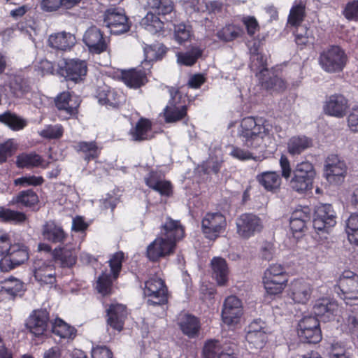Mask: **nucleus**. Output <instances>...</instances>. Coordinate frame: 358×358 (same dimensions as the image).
Returning a JSON list of instances; mask_svg holds the SVG:
<instances>
[{
	"label": "nucleus",
	"instance_id": "1",
	"mask_svg": "<svg viewBox=\"0 0 358 358\" xmlns=\"http://www.w3.org/2000/svg\"><path fill=\"white\" fill-rule=\"evenodd\" d=\"M272 126L262 118L246 117L238 128V136L243 144L250 149L264 148V139L271 136Z\"/></svg>",
	"mask_w": 358,
	"mask_h": 358
},
{
	"label": "nucleus",
	"instance_id": "2",
	"mask_svg": "<svg viewBox=\"0 0 358 358\" xmlns=\"http://www.w3.org/2000/svg\"><path fill=\"white\" fill-rule=\"evenodd\" d=\"M316 171L312 163L303 161L297 163L293 169V176L289 187L298 193H304L312 189Z\"/></svg>",
	"mask_w": 358,
	"mask_h": 358
},
{
	"label": "nucleus",
	"instance_id": "3",
	"mask_svg": "<svg viewBox=\"0 0 358 358\" xmlns=\"http://www.w3.org/2000/svg\"><path fill=\"white\" fill-rule=\"evenodd\" d=\"M321 68L327 73L343 71L347 62V55L338 45H331L324 49L318 58Z\"/></svg>",
	"mask_w": 358,
	"mask_h": 358
},
{
	"label": "nucleus",
	"instance_id": "4",
	"mask_svg": "<svg viewBox=\"0 0 358 358\" xmlns=\"http://www.w3.org/2000/svg\"><path fill=\"white\" fill-rule=\"evenodd\" d=\"M237 234L248 239L262 231L264 228L262 219L253 213L241 214L236 220Z\"/></svg>",
	"mask_w": 358,
	"mask_h": 358
},
{
	"label": "nucleus",
	"instance_id": "5",
	"mask_svg": "<svg viewBox=\"0 0 358 358\" xmlns=\"http://www.w3.org/2000/svg\"><path fill=\"white\" fill-rule=\"evenodd\" d=\"M297 333L303 342L317 343L322 339L319 320L312 315L304 316L299 320Z\"/></svg>",
	"mask_w": 358,
	"mask_h": 358
},
{
	"label": "nucleus",
	"instance_id": "6",
	"mask_svg": "<svg viewBox=\"0 0 358 358\" xmlns=\"http://www.w3.org/2000/svg\"><path fill=\"white\" fill-rule=\"evenodd\" d=\"M243 315V306L242 301L237 296L231 295L227 297L222 308V320L229 326H235L239 323Z\"/></svg>",
	"mask_w": 358,
	"mask_h": 358
},
{
	"label": "nucleus",
	"instance_id": "7",
	"mask_svg": "<svg viewBox=\"0 0 358 358\" xmlns=\"http://www.w3.org/2000/svg\"><path fill=\"white\" fill-rule=\"evenodd\" d=\"M171 99L164 110L165 122L172 123L178 122L187 115V107L179 103L181 99L179 91L175 87L169 89Z\"/></svg>",
	"mask_w": 358,
	"mask_h": 358
},
{
	"label": "nucleus",
	"instance_id": "8",
	"mask_svg": "<svg viewBox=\"0 0 358 358\" xmlns=\"http://www.w3.org/2000/svg\"><path fill=\"white\" fill-rule=\"evenodd\" d=\"M29 258L27 248L20 244H14L0 259V271L8 272L24 263Z\"/></svg>",
	"mask_w": 358,
	"mask_h": 358
},
{
	"label": "nucleus",
	"instance_id": "9",
	"mask_svg": "<svg viewBox=\"0 0 358 358\" xmlns=\"http://www.w3.org/2000/svg\"><path fill=\"white\" fill-rule=\"evenodd\" d=\"M103 23L113 34H121L129 29L128 18L120 8H109L104 14Z\"/></svg>",
	"mask_w": 358,
	"mask_h": 358
},
{
	"label": "nucleus",
	"instance_id": "10",
	"mask_svg": "<svg viewBox=\"0 0 358 358\" xmlns=\"http://www.w3.org/2000/svg\"><path fill=\"white\" fill-rule=\"evenodd\" d=\"M87 72V63L80 59H67L59 65V73L75 83L83 81Z\"/></svg>",
	"mask_w": 358,
	"mask_h": 358
},
{
	"label": "nucleus",
	"instance_id": "11",
	"mask_svg": "<svg viewBox=\"0 0 358 358\" xmlns=\"http://www.w3.org/2000/svg\"><path fill=\"white\" fill-rule=\"evenodd\" d=\"M334 289L338 294L341 291L343 295L341 297L344 300H357L358 275L350 271L343 272Z\"/></svg>",
	"mask_w": 358,
	"mask_h": 358
},
{
	"label": "nucleus",
	"instance_id": "12",
	"mask_svg": "<svg viewBox=\"0 0 358 358\" xmlns=\"http://www.w3.org/2000/svg\"><path fill=\"white\" fill-rule=\"evenodd\" d=\"M225 217L220 213H207L201 222L205 236L210 240L216 239L226 227Z\"/></svg>",
	"mask_w": 358,
	"mask_h": 358
},
{
	"label": "nucleus",
	"instance_id": "13",
	"mask_svg": "<svg viewBox=\"0 0 358 358\" xmlns=\"http://www.w3.org/2000/svg\"><path fill=\"white\" fill-rule=\"evenodd\" d=\"M346 173V164L337 155H331L327 158L324 176L329 182L336 185L341 183L344 180Z\"/></svg>",
	"mask_w": 358,
	"mask_h": 358
},
{
	"label": "nucleus",
	"instance_id": "14",
	"mask_svg": "<svg viewBox=\"0 0 358 358\" xmlns=\"http://www.w3.org/2000/svg\"><path fill=\"white\" fill-rule=\"evenodd\" d=\"M336 223L335 212L330 204H321L315 207L313 225L318 231H326Z\"/></svg>",
	"mask_w": 358,
	"mask_h": 358
},
{
	"label": "nucleus",
	"instance_id": "15",
	"mask_svg": "<svg viewBox=\"0 0 358 358\" xmlns=\"http://www.w3.org/2000/svg\"><path fill=\"white\" fill-rule=\"evenodd\" d=\"M176 245L173 241L159 235L147 247L146 256L149 260L157 262L159 259L173 254Z\"/></svg>",
	"mask_w": 358,
	"mask_h": 358
},
{
	"label": "nucleus",
	"instance_id": "16",
	"mask_svg": "<svg viewBox=\"0 0 358 358\" xmlns=\"http://www.w3.org/2000/svg\"><path fill=\"white\" fill-rule=\"evenodd\" d=\"M83 41L90 52L93 54H101L108 49L102 31L96 26H92L85 31Z\"/></svg>",
	"mask_w": 358,
	"mask_h": 358
},
{
	"label": "nucleus",
	"instance_id": "17",
	"mask_svg": "<svg viewBox=\"0 0 358 358\" xmlns=\"http://www.w3.org/2000/svg\"><path fill=\"white\" fill-rule=\"evenodd\" d=\"M315 317L327 322L334 320L339 312L338 303L331 299L323 298L315 301L313 308Z\"/></svg>",
	"mask_w": 358,
	"mask_h": 358
},
{
	"label": "nucleus",
	"instance_id": "18",
	"mask_svg": "<svg viewBox=\"0 0 358 358\" xmlns=\"http://www.w3.org/2000/svg\"><path fill=\"white\" fill-rule=\"evenodd\" d=\"M6 87L9 89V95L16 99L25 98L32 91L30 81L22 75L10 76Z\"/></svg>",
	"mask_w": 358,
	"mask_h": 358
},
{
	"label": "nucleus",
	"instance_id": "19",
	"mask_svg": "<svg viewBox=\"0 0 358 358\" xmlns=\"http://www.w3.org/2000/svg\"><path fill=\"white\" fill-rule=\"evenodd\" d=\"M313 293V287L303 279H296L290 284L289 296L297 303H306Z\"/></svg>",
	"mask_w": 358,
	"mask_h": 358
},
{
	"label": "nucleus",
	"instance_id": "20",
	"mask_svg": "<svg viewBox=\"0 0 358 358\" xmlns=\"http://www.w3.org/2000/svg\"><path fill=\"white\" fill-rule=\"evenodd\" d=\"M49 315L45 309L36 310L29 317L26 327L36 336L43 334L48 327Z\"/></svg>",
	"mask_w": 358,
	"mask_h": 358
},
{
	"label": "nucleus",
	"instance_id": "21",
	"mask_svg": "<svg viewBox=\"0 0 358 358\" xmlns=\"http://www.w3.org/2000/svg\"><path fill=\"white\" fill-rule=\"evenodd\" d=\"M98 101L107 108H118L125 100L124 94L108 86L99 87L97 90Z\"/></svg>",
	"mask_w": 358,
	"mask_h": 358
},
{
	"label": "nucleus",
	"instance_id": "22",
	"mask_svg": "<svg viewBox=\"0 0 358 358\" xmlns=\"http://www.w3.org/2000/svg\"><path fill=\"white\" fill-rule=\"evenodd\" d=\"M348 107V100L342 94H333L329 96L324 105L326 114L336 117H343Z\"/></svg>",
	"mask_w": 358,
	"mask_h": 358
},
{
	"label": "nucleus",
	"instance_id": "23",
	"mask_svg": "<svg viewBox=\"0 0 358 358\" xmlns=\"http://www.w3.org/2000/svg\"><path fill=\"white\" fill-rule=\"evenodd\" d=\"M182 333L189 338L199 336L201 329L200 320L196 316L184 313L179 315L177 322Z\"/></svg>",
	"mask_w": 358,
	"mask_h": 358
},
{
	"label": "nucleus",
	"instance_id": "24",
	"mask_svg": "<svg viewBox=\"0 0 358 358\" xmlns=\"http://www.w3.org/2000/svg\"><path fill=\"white\" fill-rule=\"evenodd\" d=\"M106 312L108 325L115 330L122 331L127 315L126 306L120 303H112Z\"/></svg>",
	"mask_w": 358,
	"mask_h": 358
},
{
	"label": "nucleus",
	"instance_id": "25",
	"mask_svg": "<svg viewBox=\"0 0 358 358\" xmlns=\"http://www.w3.org/2000/svg\"><path fill=\"white\" fill-rule=\"evenodd\" d=\"M34 278L41 285H53L56 282L55 267L50 263L35 262Z\"/></svg>",
	"mask_w": 358,
	"mask_h": 358
},
{
	"label": "nucleus",
	"instance_id": "26",
	"mask_svg": "<svg viewBox=\"0 0 358 358\" xmlns=\"http://www.w3.org/2000/svg\"><path fill=\"white\" fill-rule=\"evenodd\" d=\"M261 86L266 90L282 91L286 87L285 81L268 69H264L257 74Z\"/></svg>",
	"mask_w": 358,
	"mask_h": 358
},
{
	"label": "nucleus",
	"instance_id": "27",
	"mask_svg": "<svg viewBox=\"0 0 358 358\" xmlns=\"http://www.w3.org/2000/svg\"><path fill=\"white\" fill-rule=\"evenodd\" d=\"M261 86L266 90L282 91L286 87L285 81L268 69H264L257 74Z\"/></svg>",
	"mask_w": 358,
	"mask_h": 358
},
{
	"label": "nucleus",
	"instance_id": "28",
	"mask_svg": "<svg viewBox=\"0 0 358 358\" xmlns=\"http://www.w3.org/2000/svg\"><path fill=\"white\" fill-rule=\"evenodd\" d=\"M76 42L74 35L66 31L52 34L49 36L48 40V45L50 48L62 51L71 49Z\"/></svg>",
	"mask_w": 358,
	"mask_h": 358
},
{
	"label": "nucleus",
	"instance_id": "29",
	"mask_svg": "<svg viewBox=\"0 0 358 358\" xmlns=\"http://www.w3.org/2000/svg\"><path fill=\"white\" fill-rule=\"evenodd\" d=\"M42 235L45 240L53 243H64L67 238V234L62 227L53 221L45 222L43 226Z\"/></svg>",
	"mask_w": 358,
	"mask_h": 358
},
{
	"label": "nucleus",
	"instance_id": "30",
	"mask_svg": "<svg viewBox=\"0 0 358 358\" xmlns=\"http://www.w3.org/2000/svg\"><path fill=\"white\" fill-rule=\"evenodd\" d=\"M310 210L308 206L297 207L292 213L289 219L290 229L293 232H301L310 220Z\"/></svg>",
	"mask_w": 358,
	"mask_h": 358
},
{
	"label": "nucleus",
	"instance_id": "31",
	"mask_svg": "<svg viewBox=\"0 0 358 358\" xmlns=\"http://www.w3.org/2000/svg\"><path fill=\"white\" fill-rule=\"evenodd\" d=\"M160 236H164L166 239L173 241L174 245H176V242L184 236V229L178 220L167 217L162 226Z\"/></svg>",
	"mask_w": 358,
	"mask_h": 358
},
{
	"label": "nucleus",
	"instance_id": "32",
	"mask_svg": "<svg viewBox=\"0 0 358 358\" xmlns=\"http://www.w3.org/2000/svg\"><path fill=\"white\" fill-rule=\"evenodd\" d=\"M55 106L61 113L64 114V117L68 119L77 113L79 103L73 101L71 94L64 92L55 99Z\"/></svg>",
	"mask_w": 358,
	"mask_h": 358
},
{
	"label": "nucleus",
	"instance_id": "33",
	"mask_svg": "<svg viewBox=\"0 0 358 358\" xmlns=\"http://www.w3.org/2000/svg\"><path fill=\"white\" fill-rule=\"evenodd\" d=\"M210 264L213 278L215 279L219 285H225L228 281L229 273L226 260L222 257H215L211 259Z\"/></svg>",
	"mask_w": 358,
	"mask_h": 358
},
{
	"label": "nucleus",
	"instance_id": "34",
	"mask_svg": "<svg viewBox=\"0 0 358 358\" xmlns=\"http://www.w3.org/2000/svg\"><path fill=\"white\" fill-rule=\"evenodd\" d=\"M78 248L71 245H66L63 248L55 249L53 252L54 257L59 260L62 266L70 267L76 262Z\"/></svg>",
	"mask_w": 358,
	"mask_h": 358
},
{
	"label": "nucleus",
	"instance_id": "35",
	"mask_svg": "<svg viewBox=\"0 0 358 358\" xmlns=\"http://www.w3.org/2000/svg\"><path fill=\"white\" fill-rule=\"evenodd\" d=\"M122 78L127 86L136 89L145 83L146 72L142 68L132 69L124 71Z\"/></svg>",
	"mask_w": 358,
	"mask_h": 358
},
{
	"label": "nucleus",
	"instance_id": "36",
	"mask_svg": "<svg viewBox=\"0 0 358 358\" xmlns=\"http://www.w3.org/2000/svg\"><path fill=\"white\" fill-rule=\"evenodd\" d=\"M152 129L151 122L146 118L141 117L133 127L129 134L134 141H143L151 138L150 132Z\"/></svg>",
	"mask_w": 358,
	"mask_h": 358
},
{
	"label": "nucleus",
	"instance_id": "37",
	"mask_svg": "<svg viewBox=\"0 0 358 358\" xmlns=\"http://www.w3.org/2000/svg\"><path fill=\"white\" fill-rule=\"evenodd\" d=\"M257 181L264 188L270 192L278 189L281 184V178L275 171H265L258 174L256 177Z\"/></svg>",
	"mask_w": 358,
	"mask_h": 358
},
{
	"label": "nucleus",
	"instance_id": "38",
	"mask_svg": "<svg viewBox=\"0 0 358 358\" xmlns=\"http://www.w3.org/2000/svg\"><path fill=\"white\" fill-rule=\"evenodd\" d=\"M312 140L306 136H295L287 143V151L292 155H298L312 146Z\"/></svg>",
	"mask_w": 358,
	"mask_h": 358
},
{
	"label": "nucleus",
	"instance_id": "39",
	"mask_svg": "<svg viewBox=\"0 0 358 358\" xmlns=\"http://www.w3.org/2000/svg\"><path fill=\"white\" fill-rule=\"evenodd\" d=\"M74 148L77 152H82L87 162L96 159L101 150L95 141H80L74 145Z\"/></svg>",
	"mask_w": 358,
	"mask_h": 358
},
{
	"label": "nucleus",
	"instance_id": "40",
	"mask_svg": "<svg viewBox=\"0 0 358 358\" xmlns=\"http://www.w3.org/2000/svg\"><path fill=\"white\" fill-rule=\"evenodd\" d=\"M141 25L152 34H155L162 31L164 28V22L152 11L148 12L141 20Z\"/></svg>",
	"mask_w": 358,
	"mask_h": 358
},
{
	"label": "nucleus",
	"instance_id": "41",
	"mask_svg": "<svg viewBox=\"0 0 358 358\" xmlns=\"http://www.w3.org/2000/svg\"><path fill=\"white\" fill-rule=\"evenodd\" d=\"M288 282V278H278L274 277L263 278V284L266 293L270 295H277L283 291Z\"/></svg>",
	"mask_w": 358,
	"mask_h": 358
},
{
	"label": "nucleus",
	"instance_id": "42",
	"mask_svg": "<svg viewBox=\"0 0 358 358\" xmlns=\"http://www.w3.org/2000/svg\"><path fill=\"white\" fill-rule=\"evenodd\" d=\"M52 331L61 338L73 339L76 335V329L61 319H56L52 324Z\"/></svg>",
	"mask_w": 358,
	"mask_h": 358
},
{
	"label": "nucleus",
	"instance_id": "43",
	"mask_svg": "<svg viewBox=\"0 0 358 358\" xmlns=\"http://www.w3.org/2000/svg\"><path fill=\"white\" fill-rule=\"evenodd\" d=\"M145 59L143 64L161 59L166 52V47L161 43L146 45L143 48Z\"/></svg>",
	"mask_w": 358,
	"mask_h": 358
},
{
	"label": "nucleus",
	"instance_id": "44",
	"mask_svg": "<svg viewBox=\"0 0 358 358\" xmlns=\"http://www.w3.org/2000/svg\"><path fill=\"white\" fill-rule=\"evenodd\" d=\"M38 202V195L32 189L24 190L19 192L10 201L11 204L21 205L25 207H31Z\"/></svg>",
	"mask_w": 358,
	"mask_h": 358
},
{
	"label": "nucleus",
	"instance_id": "45",
	"mask_svg": "<svg viewBox=\"0 0 358 358\" xmlns=\"http://www.w3.org/2000/svg\"><path fill=\"white\" fill-rule=\"evenodd\" d=\"M0 122L7 125L14 131L21 130L27 125V121L10 111L0 115Z\"/></svg>",
	"mask_w": 358,
	"mask_h": 358
},
{
	"label": "nucleus",
	"instance_id": "46",
	"mask_svg": "<svg viewBox=\"0 0 358 358\" xmlns=\"http://www.w3.org/2000/svg\"><path fill=\"white\" fill-rule=\"evenodd\" d=\"M23 289V282L17 278L10 277L2 282L1 292H4L14 297L20 295Z\"/></svg>",
	"mask_w": 358,
	"mask_h": 358
},
{
	"label": "nucleus",
	"instance_id": "47",
	"mask_svg": "<svg viewBox=\"0 0 358 358\" xmlns=\"http://www.w3.org/2000/svg\"><path fill=\"white\" fill-rule=\"evenodd\" d=\"M148 6L157 15L166 16L173 10L171 0H147Z\"/></svg>",
	"mask_w": 358,
	"mask_h": 358
},
{
	"label": "nucleus",
	"instance_id": "48",
	"mask_svg": "<svg viewBox=\"0 0 358 358\" xmlns=\"http://www.w3.org/2000/svg\"><path fill=\"white\" fill-rule=\"evenodd\" d=\"M42 157L36 153H22L17 156L16 164L19 168L37 167L41 165Z\"/></svg>",
	"mask_w": 358,
	"mask_h": 358
},
{
	"label": "nucleus",
	"instance_id": "49",
	"mask_svg": "<svg viewBox=\"0 0 358 358\" xmlns=\"http://www.w3.org/2000/svg\"><path fill=\"white\" fill-rule=\"evenodd\" d=\"M144 294L148 297L147 304L149 306H161L166 303L168 301L167 287L153 290V292H146Z\"/></svg>",
	"mask_w": 358,
	"mask_h": 358
},
{
	"label": "nucleus",
	"instance_id": "50",
	"mask_svg": "<svg viewBox=\"0 0 358 358\" xmlns=\"http://www.w3.org/2000/svg\"><path fill=\"white\" fill-rule=\"evenodd\" d=\"M203 50L198 47H192L191 50L186 52H180L177 54L178 62L185 65L192 66L194 64L202 55Z\"/></svg>",
	"mask_w": 358,
	"mask_h": 358
},
{
	"label": "nucleus",
	"instance_id": "51",
	"mask_svg": "<svg viewBox=\"0 0 358 358\" xmlns=\"http://www.w3.org/2000/svg\"><path fill=\"white\" fill-rule=\"evenodd\" d=\"M26 218L27 217L23 213L0 207V220L2 222L22 223L25 221Z\"/></svg>",
	"mask_w": 358,
	"mask_h": 358
},
{
	"label": "nucleus",
	"instance_id": "52",
	"mask_svg": "<svg viewBox=\"0 0 358 358\" xmlns=\"http://www.w3.org/2000/svg\"><path fill=\"white\" fill-rule=\"evenodd\" d=\"M250 67L256 75L266 68V57L263 54L259 52L257 49L251 52Z\"/></svg>",
	"mask_w": 358,
	"mask_h": 358
},
{
	"label": "nucleus",
	"instance_id": "53",
	"mask_svg": "<svg viewBox=\"0 0 358 358\" xmlns=\"http://www.w3.org/2000/svg\"><path fill=\"white\" fill-rule=\"evenodd\" d=\"M245 340L251 349H262L267 341L266 331L247 333Z\"/></svg>",
	"mask_w": 358,
	"mask_h": 358
},
{
	"label": "nucleus",
	"instance_id": "54",
	"mask_svg": "<svg viewBox=\"0 0 358 358\" xmlns=\"http://www.w3.org/2000/svg\"><path fill=\"white\" fill-rule=\"evenodd\" d=\"M242 30L232 24L226 25L217 31V36L224 41H231L241 36Z\"/></svg>",
	"mask_w": 358,
	"mask_h": 358
},
{
	"label": "nucleus",
	"instance_id": "55",
	"mask_svg": "<svg viewBox=\"0 0 358 358\" xmlns=\"http://www.w3.org/2000/svg\"><path fill=\"white\" fill-rule=\"evenodd\" d=\"M223 345L219 341H208L203 348V358H216L220 355Z\"/></svg>",
	"mask_w": 358,
	"mask_h": 358
},
{
	"label": "nucleus",
	"instance_id": "56",
	"mask_svg": "<svg viewBox=\"0 0 358 358\" xmlns=\"http://www.w3.org/2000/svg\"><path fill=\"white\" fill-rule=\"evenodd\" d=\"M112 279L108 273H103L97 280L96 288L103 296L108 295L112 291Z\"/></svg>",
	"mask_w": 358,
	"mask_h": 358
},
{
	"label": "nucleus",
	"instance_id": "57",
	"mask_svg": "<svg viewBox=\"0 0 358 358\" xmlns=\"http://www.w3.org/2000/svg\"><path fill=\"white\" fill-rule=\"evenodd\" d=\"M192 29L189 26L185 24L176 25L174 27V38L176 41L181 44L190 38Z\"/></svg>",
	"mask_w": 358,
	"mask_h": 358
},
{
	"label": "nucleus",
	"instance_id": "58",
	"mask_svg": "<svg viewBox=\"0 0 358 358\" xmlns=\"http://www.w3.org/2000/svg\"><path fill=\"white\" fill-rule=\"evenodd\" d=\"M64 129L61 124L48 125L39 132L41 136L49 138H59L62 136Z\"/></svg>",
	"mask_w": 358,
	"mask_h": 358
},
{
	"label": "nucleus",
	"instance_id": "59",
	"mask_svg": "<svg viewBox=\"0 0 358 358\" xmlns=\"http://www.w3.org/2000/svg\"><path fill=\"white\" fill-rule=\"evenodd\" d=\"M123 259L124 253L122 252H117L108 261L113 279L117 278L119 275V273L122 269Z\"/></svg>",
	"mask_w": 358,
	"mask_h": 358
},
{
	"label": "nucleus",
	"instance_id": "60",
	"mask_svg": "<svg viewBox=\"0 0 358 358\" xmlns=\"http://www.w3.org/2000/svg\"><path fill=\"white\" fill-rule=\"evenodd\" d=\"M44 179L43 177L30 175L18 178L14 180V184L15 185H20L22 187L38 186L42 185Z\"/></svg>",
	"mask_w": 358,
	"mask_h": 358
},
{
	"label": "nucleus",
	"instance_id": "61",
	"mask_svg": "<svg viewBox=\"0 0 358 358\" xmlns=\"http://www.w3.org/2000/svg\"><path fill=\"white\" fill-rule=\"evenodd\" d=\"M16 150L13 139H8L3 143H0V163L6 162L7 159L11 157Z\"/></svg>",
	"mask_w": 358,
	"mask_h": 358
},
{
	"label": "nucleus",
	"instance_id": "62",
	"mask_svg": "<svg viewBox=\"0 0 358 358\" xmlns=\"http://www.w3.org/2000/svg\"><path fill=\"white\" fill-rule=\"evenodd\" d=\"M271 277L288 278L285 268L278 264H271L265 270L263 278H270Z\"/></svg>",
	"mask_w": 358,
	"mask_h": 358
},
{
	"label": "nucleus",
	"instance_id": "63",
	"mask_svg": "<svg viewBox=\"0 0 358 358\" xmlns=\"http://www.w3.org/2000/svg\"><path fill=\"white\" fill-rule=\"evenodd\" d=\"M343 14L348 20H358V0L350 1L345 5Z\"/></svg>",
	"mask_w": 358,
	"mask_h": 358
},
{
	"label": "nucleus",
	"instance_id": "64",
	"mask_svg": "<svg viewBox=\"0 0 358 358\" xmlns=\"http://www.w3.org/2000/svg\"><path fill=\"white\" fill-rule=\"evenodd\" d=\"M345 324L348 331L353 338H358V318L353 313L348 315Z\"/></svg>",
	"mask_w": 358,
	"mask_h": 358
}]
</instances>
